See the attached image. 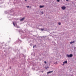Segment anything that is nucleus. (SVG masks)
Listing matches in <instances>:
<instances>
[{"instance_id": "6ab92c4d", "label": "nucleus", "mask_w": 76, "mask_h": 76, "mask_svg": "<svg viewBox=\"0 0 76 76\" xmlns=\"http://www.w3.org/2000/svg\"><path fill=\"white\" fill-rule=\"evenodd\" d=\"M30 7V8H31V7Z\"/></svg>"}, {"instance_id": "dca6fc26", "label": "nucleus", "mask_w": 76, "mask_h": 76, "mask_svg": "<svg viewBox=\"0 0 76 76\" xmlns=\"http://www.w3.org/2000/svg\"><path fill=\"white\" fill-rule=\"evenodd\" d=\"M70 0H66V1H69Z\"/></svg>"}, {"instance_id": "f03ea898", "label": "nucleus", "mask_w": 76, "mask_h": 76, "mask_svg": "<svg viewBox=\"0 0 76 76\" xmlns=\"http://www.w3.org/2000/svg\"><path fill=\"white\" fill-rule=\"evenodd\" d=\"M13 25L14 26H15V27H16V28H19V26H17V24H16V23H13Z\"/></svg>"}, {"instance_id": "39448f33", "label": "nucleus", "mask_w": 76, "mask_h": 76, "mask_svg": "<svg viewBox=\"0 0 76 76\" xmlns=\"http://www.w3.org/2000/svg\"><path fill=\"white\" fill-rule=\"evenodd\" d=\"M44 7V5H43V6L40 5L39 6L40 8H42L43 7Z\"/></svg>"}, {"instance_id": "9d476101", "label": "nucleus", "mask_w": 76, "mask_h": 76, "mask_svg": "<svg viewBox=\"0 0 76 76\" xmlns=\"http://www.w3.org/2000/svg\"><path fill=\"white\" fill-rule=\"evenodd\" d=\"M57 1L58 2H60V0H57Z\"/></svg>"}, {"instance_id": "1a4fd4ad", "label": "nucleus", "mask_w": 76, "mask_h": 76, "mask_svg": "<svg viewBox=\"0 0 76 76\" xmlns=\"http://www.w3.org/2000/svg\"><path fill=\"white\" fill-rule=\"evenodd\" d=\"M58 24L59 25H61V23H58Z\"/></svg>"}, {"instance_id": "4be33fe9", "label": "nucleus", "mask_w": 76, "mask_h": 76, "mask_svg": "<svg viewBox=\"0 0 76 76\" xmlns=\"http://www.w3.org/2000/svg\"><path fill=\"white\" fill-rule=\"evenodd\" d=\"M54 64H56V63H54Z\"/></svg>"}, {"instance_id": "0eeeda50", "label": "nucleus", "mask_w": 76, "mask_h": 76, "mask_svg": "<svg viewBox=\"0 0 76 76\" xmlns=\"http://www.w3.org/2000/svg\"><path fill=\"white\" fill-rule=\"evenodd\" d=\"M53 71H50L47 72V74H49V73H52Z\"/></svg>"}, {"instance_id": "4468645a", "label": "nucleus", "mask_w": 76, "mask_h": 76, "mask_svg": "<svg viewBox=\"0 0 76 76\" xmlns=\"http://www.w3.org/2000/svg\"><path fill=\"white\" fill-rule=\"evenodd\" d=\"M41 14H43V12H41Z\"/></svg>"}, {"instance_id": "2eb2a0df", "label": "nucleus", "mask_w": 76, "mask_h": 76, "mask_svg": "<svg viewBox=\"0 0 76 76\" xmlns=\"http://www.w3.org/2000/svg\"><path fill=\"white\" fill-rule=\"evenodd\" d=\"M44 63H45V64H46L47 63V62H46V61H45L44 62Z\"/></svg>"}, {"instance_id": "7ed1b4c3", "label": "nucleus", "mask_w": 76, "mask_h": 76, "mask_svg": "<svg viewBox=\"0 0 76 76\" xmlns=\"http://www.w3.org/2000/svg\"><path fill=\"white\" fill-rule=\"evenodd\" d=\"M67 61H66L63 62V64H62V66H64L65 64H67Z\"/></svg>"}, {"instance_id": "6e6552de", "label": "nucleus", "mask_w": 76, "mask_h": 76, "mask_svg": "<svg viewBox=\"0 0 76 76\" xmlns=\"http://www.w3.org/2000/svg\"><path fill=\"white\" fill-rule=\"evenodd\" d=\"M74 42H75L74 41L71 42H70V44H73V43H74Z\"/></svg>"}, {"instance_id": "412c9836", "label": "nucleus", "mask_w": 76, "mask_h": 76, "mask_svg": "<svg viewBox=\"0 0 76 76\" xmlns=\"http://www.w3.org/2000/svg\"><path fill=\"white\" fill-rule=\"evenodd\" d=\"M10 69H11V67H10Z\"/></svg>"}, {"instance_id": "9b49d317", "label": "nucleus", "mask_w": 76, "mask_h": 76, "mask_svg": "<svg viewBox=\"0 0 76 76\" xmlns=\"http://www.w3.org/2000/svg\"><path fill=\"white\" fill-rule=\"evenodd\" d=\"M44 28H42L41 31H44Z\"/></svg>"}, {"instance_id": "423d86ee", "label": "nucleus", "mask_w": 76, "mask_h": 76, "mask_svg": "<svg viewBox=\"0 0 76 76\" xmlns=\"http://www.w3.org/2000/svg\"><path fill=\"white\" fill-rule=\"evenodd\" d=\"M24 19H25V18H23L22 19L20 20V21H22V20H24Z\"/></svg>"}, {"instance_id": "f257e3e1", "label": "nucleus", "mask_w": 76, "mask_h": 76, "mask_svg": "<svg viewBox=\"0 0 76 76\" xmlns=\"http://www.w3.org/2000/svg\"><path fill=\"white\" fill-rule=\"evenodd\" d=\"M66 57H68V58L69 57H73V55L72 54H70V55L67 54L66 55Z\"/></svg>"}, {"instance_id": "aec40b11", "label": "nucleus", "mask_w": 76, "mask_h": 76, "mask_svg": "<svg viewBox=\"0 0 76 76\" xmlns=\"http://www.w3.org/2000/svg\"><path fill=\"white\" fill-rule=\"evenodd\" d=\"M48 68H49V67L48 66Z\"/></svg>"}, {"instance_id": "f8f14e48", "label": "nucleus", "mask_w": 76, "mask_h": 76, "mask_svg": "<svg viewBox=\"0 0 76 76\" xmlns=\"http://www.w3.org/2000/svg\"><path fill=\"white\" fill-rule=\"evenodd\" d=\"M36 47V45H35L34 46H33V48H34V47Z\"/></svg>"}, {"instance_id": "a211bd4d", "label": "nucleus", "mask_w": 76, "mask_h": 76, "mask_svg": "<svg viewBox=\"0 0 76 76\" xmlns=\"http://www.w3.org/2000/svg\"><path fill=\"white\" fill-rule=\"evenodd\" d=\"M25 1H27V0H24Z\"/></svg>"}, {"instance_id": "ddd939ff", "label": "nucleus", "mask_w": 76, "mask_h": 76, "mask_svg": "<svg viewBox=\"0 0 76 76\" xmlns=\"http://www.w3.org/2000/svg\"><path fill=\"white\" fill-rule=\"evenodd\" d=\"M26 7H27L28 8H29V6H27Z\"/></svg>"}, {"instance_id": "20e7f679", "label": "nucleus", "mask_w": 76, "mask_h": 76, "mask_svg": "<svg viewBox=\"0 0 76 76\" xmlns=\"http://www.w3.org/2000/svg\"><path fill=\"white\" fill-rule=\"evenodd\" d=\"M66 7L65 6H63L61 7V9L63 10H65V9H66Z\"/></svg>"}, {"instance_id": "f3484780", "label": "nucleus", "mask_w": 76, "mask_h": 76, "mask_svg": "<svg viewBox=\"0 0 76 76\" xmlns=\"http://www.w3.org/2000/svg\"><path fill=\"white\" fill-rule=\"evenodd\" d=\"M45 69H47V67H45Z\"/></svg>"}]
</instances>
